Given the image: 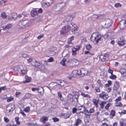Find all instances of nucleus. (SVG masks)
I'll return each instance as SVG.
<instances>
[{"mask_svg": "<svg viewBox=\"0 0 126 126\" xmlns=\"http://www.w3.org/2000/svg\"><path fill=\"white\" fill-rule=\"evenodd\" d=\"M104 39V36L97 32L93 33L91 38L93 42L95 41V44H97L99 41H101Z\"/></svg>", "mask_w": 126, "mask_h": 126, "instance_id": "obj_1", "label": "nucleus"}, {"mask_svg": "<svg viewBox=\"0 0 126 126\" xmlns=\"http://www.w3.org/2000/svg\"><path fill=\"white\" fill-rule=\"evenodd\" d=\"M31 24V21L28 20H25L20 21L18 25L21 28H24L30 26Z\"/></svg>", "mask_w": 126, "mask_h": 126, "instance_id": "obj_2", "label": "nucleus"}, {"mask_svg": "<svg viewBox=\"0 0 126 126\" xmlns=\"http://www.w3.org/2000/svg\"><path fill=\"white\" fill-rule=\"evenodd\" d=\"M112 24V21L110 19H107L101 22V25L102 27L107 28L110 26Z\"/></svg>", "mask_w": 126, "mask_h": 126, "instance_id": "obj_3", "label": "nucleus"}, {"mask_svg": "<svg viewBox=\"0 0 126 126\" xmlns=\"http://www.w3.org/2000/svg\"><path fill=\"white\" fill-rule=\"evenodd\" d=\"M65 3L64 2L57 3L53 6V10L55 11H60L65 6Z\"/></svg>", "mask_w": 126, "mask_h": 126, "instance_id": "obj_4", "label": "nucleus"}, {"mask_svg": "<svg viewBox=\"0 0 126 126\" xmlns=\"http://www.w3.org/2000/svg\"><path fill=\"white\" fill-rule=\"evenodd\" d=\"M119 26L121 29H126V20L124 19L121 20L120 22Z\"/></svg>", "mask_w": 126, "mask_h": 126, "instance_id": "obj_5", "label": "nucleus"}, {"mask_svg": "<svg viewBox=\"0 0 126 126\" xmlns=\"http://www.w3.org/2000/svg\"><path fill=\"white\" fill-rule=\"evenodd\" d=\"M79 72L80 73V77H82L87 75L88 74V71L86 69L82 68L80 69H79Z\"/></svg>", "mask_w": 126, "mask_h": 126, "instance_id": "obj_6", "label": "nucleus"}, {"mask_svg": "<svg viewBox=\"0 0 126 126\" xmlns=\"http://www.w3.org/2000/svg\"><path fill=\"white\" fill-rule=\"evenodd\" d=\"M19 68L20 71L22 75L25 74L27 72L26 67L25 66L20 65L19 66Z\"/></svg>", "mask_w": 126, "mask_h": 126, "instance_id": "obj_7", "label": "nucleus"}, {"mask_svg": "<svg viewBox=\"0 0 126 126\" xmlns=\"http://www.w3.org/2000/svg\"><path fill=\"white\" fill-rule=\"evenodd\" d=\"M32 90L33 91H34L37 90L40 94H41L42 91L43 93L44 92V90L43 88L41 86H39L37 88H32Z\"/></svg>", "mask_w": 126, "mask_h": 126, "instance_id": "obj_8", "label": "nucleus"}, {"mask_svg": "<svg viewBox=\"0 0 126 126\" xmlns=\"http://www.w3.org/2000/svg\"><path fill=\"white\" fill-rule=\"evenodd\" d=\"M79 49V46H76L73 47L72 48V56H75L77 54V51H78Z\"/></svg>", "mask_w": 126, "mask_h": 126, "instance_id": "obj_9", "label": "nucleus"}, {"mask_svg": "<svg viewBox=\"0 0 126 126\" xmlns=\"http://www.w3.org/2000/svg\"><path fill=\"white\" fill-rule=\"evenodd\" d=\"M71 28V27L70 25H66L64 26V27H63L62 31L63 33L66 32L70 30Z\"/></svg>", "mask_w": 126, "mask_h": 126, "instance_id": "obj_10", "label": "nucleus"}, {"mask_svg": "<svg viewBox=\"0 0 126 126\" xmlns=\"http://www.w3.org/2000/svg\"><path fill=\"white\" fill-rule=\"evenodd\" d=\"M99 97L101 99H103L104 100H107L109 97L108 95L104 92H103L102 93L99 94Z\"/></svg>", "mask_w": 126, "mask_h": 126, "instance_id": "obj_11", "label": "nucleus"}, {"mask_svg": "<svg viewBox=\"0 0 126 126\" xmlns=\"http://www.w3.org/2000/svg\"><path fill=\"white\" fill-rule=\"evenodd\" d=\"M45 1V6L47 7L51 5L53 2V0H44Z\"/></svg>", "mask_w": 126, "mask_h": 126, "instance_id": "obj_12", "label": "nucleus"}, {"mask_svg": "<svg viewBox=\"0 0 126 126\" xmlns=\"http://www.w3.org/2000/svg\"><path fill=\"white\" fill-rule=\"evenodd\" d=\"M12 26V24H11L9 23L5 26H2V28L3 30H5L9 29Z\"/></svg>", "mask_w": 126, "mask_h": 126, "instance_id": "obj_13", "label": "nucleus"}, {"mask_svg": "<svg viewBox=\"0 0 126 126\" xmlns=\"http://www.w3.org/2000/svg\"><path fill=\"white\" fill-rule=\"evenodd\" d=\"M72 73L74 75V76H79L80 77V73L79 72V69L73 70L72 71Z\"/></svg>", "mask_w": 126, "mask_h": 126, "instance_id": "obj_14", "label": "nucleus"}, {"mask_svg": "<svg viewBox=\"0 0 126 126\" xmlns=\"http://www.w3.org/2000/svg\"><path fill=\"white\" fill-rule=\"evenodd\" d=\"M55 50H56V48L55 47H51L49 48V50L52 55H53L55 54V52H54V51Z\"/></svg>", "mask_w": 126, "mask_h": 126, "instance_id": "obj_15", "label": "nucleus"}, {"mask_svg": "<svg viewBox=\"0 0 126 126\" xmlns=\"http://www.w3.org/2000/svg\"><path fill=\"white\" fill-rule=\"evenodd\" d=\"M73 19V17L71 15H69L67 16L65 19V21L67 22L71 21Z\"/></svg>", "mask_w": 126, "mask_h": 126, "instance_id": "obj_16", "label": "nucleus"}, {"mask_svg": "<svg viewBox=\"0 0 126 126\" xmlns=\"http://www.w3.org/2000/svg\"><path fill=\"white\" fill-rule=\"evenodd\" d=\"M14 110V109L12 105H8L7 107L6 110L9 112H10L11 111H13Z\"/></svg>", "mask_w": 126, "mask_h": 126, "instance_id": "obj_17", "label": "nucleus"}, {"mask_svg": "<svg viewBox=\"0 0 126 126\" xmlns=\"http://www.w3.org/2000/svg\"><path fill=\"white\" fill-rule=\"evenodd\" d=\"M74 39V37L73 36H72L70 37L68 39V43L69 44L67 45L68 47V46L69 47H71L72 46V43H71V41Z\"/></svg>", "mask_w": 126, "mask_h": 126, "instance_id": "obj_18", "label": "nucleus"}, {"mask_svg": "<svg viewBox=\"0 0 126 126\" xmlns=\"http://www.w3.org/2000/svg\"><path fill=\"white\" fill-rule=\"evenodd\" d=\"M125 40L123 39H120L118 42V44L119 46H122L125 44Z\"/></svg>", "mask_w": 126, "mask_h": 126, "instance_id": "obj_19", "label": "nucleus"}, {"mask_svg": "<svg viewBox=\"0 0 126 126\" xmlns=\"http://www.w3.org/2000/svg\"><path fill=\"white\" fill-rule=\"evenodd\" d=\"M78 110H81L80 112L83 113L84 111L85 110V108L83 106H80L78 107Z\"/></svg>", "mask_w": 126, "mask_h": 126, "instance_id": "obj_20", "label": "nucleus"}, {"mask_svg": "<svg viewBox=\"0 0 126 126\" xmlns=\"http://www.w3.org/2000/svg\"><path fill=\"white\" fill-rule=\"evenodd\" d=\"M69 53V51L67 50H65L63 51L62 54L63 56L64 57L66 56Z\"/></svg>", "mask_w": 126, "mask_h": 126, "instance_id": "obj_21", "label": "nucleus"}, {"mask_svg": "<svg viewBox=\"0 0 126 126\" xmlns=\"http://www.w3.org/2000/svg\"><path fill=\"white\" fill-rule=\"evenodd\" d=\"M62 83L61 80H59L57 82H52L51 83L52 84L55 85L56 86H58L59 85H61V83Z\"/></svg>", "mask_w": 126, "mask_h": 126, "instance_id": "obj_22", "label": "nucleus"}, {"mask_svg": "<svg viewBox=\"0 0 126 126\" xmlns=\"http://www.w3.org/2000/svg\"><path fill=\"white\" fill-rule=\"evenodd\" d=\"M38 12L36 10H34L32 11L31 12V15L33 17L35 15H37Z\"/></svg>", "mask_w": 126, "mask_h": 126, "instance_id": "obj_23", "label": "nucleus"}, {"mask_svg": "<svg viewBox=\"0 0 126 126\" xmlns=\"http://www.w3.org/2000/svg\"><path fill=\"white\" fill-rule=\"evenodd\" d=\"M57 94L58 96V98L59 99L61 100H63L64 99L62 97L61 93L60 92H58Z\"/></svg>", "mask_w": 126, "mask_h": 126, "instance_id": "obj_24", "label": "nucleus"}, {"mask_svg": "<svg viewBox=\"0 0 126 126\" xmlns=\"http://www.w3.org/2000/svg\"><path fill=\"white\" fill-rule=\"evenodd\" d=\"M26 80L24 81V83L29 82L31 81V78L27 76H25Z\"/></svg>", "mask_w": 126, "mask_h": 126, "instance_id": "obj_25", "label": "nucleus"}, {"mask_svg": "<svg viewBox=\"0 0 126 126\" xmlns=\"http://www.w3.org/2000/svg\"><path fill=\"white\" fill-rule=\"evenodd\" d=\"M61 115L62 116H64V118L65 119H67V118L69 117L70 116V115L68 113H62Z\"/></svg>", "mask_w": 126, "mask_h": 126, "instance_id": "obj_26", "label": "nucleus"}, {"mask_svg": "<svg viewBox=\"0 0 126 126\" xmlns=\"http://www.w3.org/2000/svg\"><path fill=\"white\" fill-rule=\"evenodd\" d=\"M106 57L103 55H101L100 57V59L103 62L105 61L106 59Z\"/></svg>", "mask_w": 126, "mask_h": 126, "instance_id": "obj_27", "label": "nucleus"}, {"mask_svg": "<svg viewBox=\"0 0 126 126\" xmlns=\"http://www.w3.org/2000/svg\"><path fill=\"white\" fill-rule=\"evenodd\" d=\"M82 123L81 120L79 119H78L76 121L75 124L76 126H78L79 124H81Z\"/></svg>", "mask_w": 126, "mask_h": 126, "instance_id": "obj_28", "label": "nucleus"}, {"mask_svg": "<svg viewBox=\"0 0 126 126\" xmlns=\"http://www.w3.org/2000/svg\"><path fill=\"white\" fill-rule=\"evenodd\" d=\"M73 24L75 25V26H74V29H72L71 30V31L73 33H74L76 31H77V26L75 24Z\"/></svg>", "mask_w": 126, "mask_h": 126, "instance_id": "obj_29", "label": "nucleus"}, {"mask_svg": "<svg viewBox=\"0 0 126 126\" xmlns=\"http://www.w3.org/2000/svg\"><path fill=\"white\" fill-rule=\"evenodd\" d=\"M42 118L43 119L42 122L44 123H45V122L48 120V117L45 116H43Z\"/></svg>", "mask_w": 126, "mask_h": 126, "instance_id": "obj_30", "label": "nucleus"}, {"mask_svg": "<svg viewBox=\"0 0 126 126\" xmlns=\"http://www.w3.org/2000/svg\"><path fill=\"white\" fill-rule=\"evenodd\" d=\"M66 61V59H65L63 58L61 61L60 62V64L63 66L65 65V62Z\"/></svg>", "mask_w": 126, "mask_h": 126, "instance_id": "obj_31", "label": "nucleus"}, {"mask_svg": "<svg viewBox=\"0 0 126 126\" xmlns=\"http://www.w3.org/2000/svg\"><path fill=\"white\" fill-rule=\"evenodd\" d=\"M93 103L95 105L96 107V108H97L98 107V102L97 101L96 99H94L93 100Z\"/></svg>", "mask_w": 126, "mask_h": 126, "instance_id": "obj_32", "label": "nucleus"}, {"mask_svg": "<svg viewBox=\"0 0 126 126\" xmlns=\"http://www.w3.org/2000/svg\"><path fill=\"white\" fill-rule=\"evenodd\" d=\"M1 16L3 19H5L7 18V16L4 12H3L1 13Z\"/></svg>", "mask_w": 126, "mask_h": 126, "instance_id": "obj_33", "label": "nucleus"}, {"mask_svg": "<svg viewBox=\"0 0 126 126\" xmlns=\"http://www.w3.org/2000/svg\"><path fill=\"white\" fill-rule=\"evenodd\" d=\"M85 108V110L84 111V114L86 115H90V113L89 111L88 110H86Z\"/></svg>", "mask_w": 126, "mask_h": 126, "instance_id": "obj_34", "label": "nucleus"}, {"mask_svg": "<svg viewBox=\"0 0 126 126\" xmlns=\"http://www.w3.org/2000/svg\"><path fill=\"white\" fill-rule=\"evenodd\" d=\"M86 48L87 50H89L92 48V46L90 44H87L86 46Z\"/></svg>", "mask_w": 126, "mask_h": 126, "instance_id": "obj_35", "label": "nucleus"}, {"mask_svg": "<svg viewBox=\"0 0 126 126\" xmlns=\"http://www.w3.org/2000/svg\"><path fill=\"white\" fill-rule=\"evenodd\" d=\"M109 78L110 79H116V76L113 74H111V75L110 76Z\"/></svg>", "mask_w": 126, "mask_h": 126, "instance_id": "obj_36", "label": "nucleus"}, {"mask_svg": "<svg viewBox=\"0 0 126 126\" xmlns=\"http://www.w3.org/2000/svg\"><path fill=\"white\" fill-rule=\"evenodd\" d=\"M81 95H82L83 96L85 97H88L89 98H90V95L87 94H85L84 93H81Z\"/></svg>", "mask_w": 126, "mask_h": 126, "instance_id": "obj_37", "label": "nucleus"}, {"mask_svg": "<svg viewBox=\"0 0 126 126\" xmlns=\"http://www.w3.org/2000/svg\"><path fill=\"white\" fill-rule=\"evenodd\" d=\"M121 6V5L119 3H116L114 4L115 6L117 8H118L119 7H120Z\"/></svg>", "mask_w": 126, "mask_h": 126, "instance_id": "obj_38", "label": "nucleus"}, {"mask_svg": "<svg viewBox=\"0 0 126 126\" xmlns=\"http://www.w3.org/2000/svg\"><path fill=\"white\" fill-rule=\"evenodd\" d=\"M118 113L120 115H123L126 114V110H123L121 112H119Z\"/></svg>", "mask_w": 126, "mask_h": 126, "instance_id": "obj_39", "label": "nucleus"}, {"mask_svg": "<svg viewBox=\"0 0 126 126\" xmlns=\"http://www.w3.org/2000/svg\"><path fill=\"white\" fill-rule=\"evenodd\" d=\"M54 61V59L53 58L51 57L47 60V61L49 62H51Z\"/></svg>", "mask_w": 126, "mask_h": 126, "instance_id": "obj_40", "label": "nucleus"}, {"mask_svg": "<svg viewBox=\"0 0 126 126\" xmlns=\"http://www.w3.org/2000/svg\"><path fill=\"white\" fill-rule=\"evenodd\" d=\"M106 103V102H103L100 104L101 108L102 109L103 108L104 104H105Z\"/></svg>", "mask_w": 126, "mask_h": 126, "instance_id": "obj_41", "label": "nucleus"}, {"mask_svg": "<svg viewBox=\"0 0 126 126\" xmlns=\"http://www.w3.org/2000/svg\"><path fill=\"white\" fill-rule=\"evenodd\" d=\"M78 62V61L76 59H74L72 60V62L74 64H75Z\"/></svg>", "mask_w": 126, "mask_h": 126, "instance_id": "obj_42", "label": "nucleus"}, {"mask_svg": "<svg viewBox=\"0 0 126 126\" xmlns=\"http://www.w3.org/2000/svg\"><path fill=\"white\" fill-rule=\"evenodd\" d=\"M97 82L98 84V85L99 86L102 87V84L101 83V81L100 80H98Z\"/></svg>", "mask_w": 126, "mask_h": 126, "instance_id": "obj_43", "label": "nucleus"}, {"mask_svg": "<svg viewBox=\"0 0 126 126\" xmlns=\"http://www.w3.org/2000/svg\"><path fill=\"white\" fill-rule=\"evenodd\" d=\"M13 98L12 97H9L7 99V101L8 102H9L12 101L13 100Z\"/></svg>", "mask_w": 126, "mask_h": 126, "instance_id": "obj_44", "label": "nucleus"}, {"mask_svg": "<svg viewBox=\"0 0 126 126\" xmlns=\"http://www.w3.org/2000/svg\"><path fill=\"white\" fill-rule=\"evenodd\" d=\"M30 110V108L29 107H27L24 109V111L25 112H28Z\"/></svg>", "mask_w": 126, "mask_h": 126, "instance_id": "obj_45", "label": "nucleus"}, {"mask_svg": "<svg viewBox=\"0 0 126 126\" xmlns=\"http://www.w3.org/2000/svg\"><path fill=\"white\" fill-rule=\"evenodd\" d=\"M114 85L117 87H119V82L117 81H116L115 82Z\"/></svg>", "mask_w": 126, "mask_h": 126, "instance_id": "obj_46", "label": "nucleus"}, {"mask_svg": "<svg viewBox=\"0 0 126 126\" xmlns=\"http://www.w3.org/2000/svg\"><path fill=\"white\" fill-rule=\"evenodd\" d=\"M36 62V61L34 59H33L32 61V63L31 64L32 65L34 66H35V62Z\"/></svg>", "mask_w": 126, "mask_h": 126, "instance_id": "obj_47", "label": "nucleus"}, {"mask_svg": "<svg viewBox=\"0 0 126 126\" xmlns=\"http://www.w3.org/2000/svg\"><path fill=\"white\" fill-rule=\"evenodd\" d=\"M52 119L54 122H57L59 121V119L56 117L53 118Z\"/></svg>", "mask_w": 126, "mask_h": 126, "instance_id": "obj_48", "label": "nucleus"}, {"mask_svg": "<svg viewBox=\"0 0 126 126\" xmlns=\"http://www.w3.org/2000/svg\"><path fill=\"white\" fill-rule=\"evenodd\" d=\"M122 103H117L115 104L116 106H122Z\"/></svg>", "mask_w": 126, "mask_h": 126, "instance_id": "obj_49", "label": "nucleus"}, {"mask_svg": "<svg viewBox=\"0 0 126 126\" xmlns=\"http://www.w3.org/2000/svg\"><path fill=\"white\" fill-rule=\"evenodd\" d=\"M125 71H126V70L123 68H121L120 70V72L121 74H122Z\"/></svg>", "mask_w": 126, "mask_h": 126, "instance_id": "obj_50", "label": "nucleus"}, {"mask_svg": "<svg viewBox=\"0 0 126 126\" xmlns=\"http://www.w3.org/2000/svg\"><path fill=\"white\" fill-rule=\"evenodd\" d=\"M121 99V97L120 96L118 97L116 99L115 101L116 102H118V101H120Z\"/></svg>", "mask_w": 126, "mask_h": 126, "instance_id": "obj_51", "label": "nucleus"}, {"mask_svg": "<svg viewBox=\"0 0 126 126\" xmlns=\"http://www.w3.org/2000/svg\"><path fill=\"white\" fill-rule=\"evenodd\" d=\"M94 111V109L93 108H91L90 109L89 111V112L90 113V114L91 113L93 112Z\"/></svg>", "mask_w": 126, "mask_h": 126, "instance_id": "obj_52", "label": "nucleus"}, {"mask_svg": "<svg viewBox=\"0 0 126 126\" xmlns=\"http://www.w3.org/2000/svg\"><path fill=\"white\" fill-rule=\"evenodd\" d=\"M111 114L113 116H114L115 114V112L114 110H112L111 112Z\"/></svg>", "mask_w": 126, "mask_h": 126, "instance_id": "obj_53", "label": "nucleus"}, {"mask_svg": "<svg viewBox=\"0 0 126 126\" xmlns=\"http://www.w3.org/2000/svg\"><path fill=\"white\" fill-rule=\"evenodd\" d=\"M110 104V103L107 104L105 106V109L106 110L108 109Z\"/></svg>", "mask_w": 126, "mask_h": 126, "instance_id": "obj_54", "label": "nucleus"}, {"mask_svg": "<svg viewBox=\"0 0 126 126\" xmlns=\"http://www.w3.org/2000/svg\"><path fill=\"white\" fill-rule=\"evenodd\" d=\"M35 66L37 67L40 65V63L38 62H37L36 61V62H35Z\"/></svg>", "mask_w": 126, "mask_h": 126, "instance_id": "obj_55", "label": "nucleus"}, {"mask_svg": "<svg viewBox=\"0 0 126 126\" xmlns=\"http://www.w3.org/2000/svg\"><path fill=\"white\" fill-rule=\"evenodd\" d=\"M98 18V16L96 15H94L92 17V18H94L95 19H97Z\"/></svg>", "mask_w": 126, "mask_h": 126, "instance_id": "obj_56", "label": "nucleus"}, {"mask_svg": "<svg viewBox=\"0 0 126 126\" xmlns=\"http://www.w3.org/2000/svg\"><path fill=\"white\" fill-rule=\"evenodd\" d=\"M84 53L85 54H89V55H94L93 54H91L90 53V51H85Z\"/></svg>", "mask_w": 126, "mask_h": 126, "instance_id": "obj_57", "label": "nucleus"}, {"mask_svg": "<svg viewBox=\"0 0 126 126\" xmlns=\"http://www.w3.org/2000/svg\"><path fill=\"white\" fill-rule=\"evenodd\" d=\"M4 121L6 122H8L9 121V119L7 118V117L5 116L4 117Z\"/></svg>", "mask_w": 126, "mask_h": 126, "instance_id": "obj_58", "label": "nucleus"}, {"mask_svg": "<svg viewBox=\"0 0 126 126\" xmlns=\"http://www.w3.org/2000/svg\"><path fill=\"white\" fill-rule=\"evenodd\" d=\"M43 36V35L42 34H40L37 37V39H41Z\"/></svg>", "mask_w": 126, "mask_h": 126, "instance_id": "obj_59", "label": "nucleus"}, {"mask_svg": "<svg viewBox=\"0 0 126 126\" xmlns=\"http://www.w3.org/2000/svg\"><path fill=\"white\" fill-rule=\"evenodd\" d=\"M108 72L109 73L111 74H112L113 71L112 70H111L110 68H109L108 70Z\"/></svg>", "mask_w": 126, "mask_h": 126, "instance_id": "obj_60", "label": "nucleus"}, {"mask_svg": "<svg viewBox=\"0 0 126 126\" xmlns=\"http://www.w3.org/2000/svg\"><path fill=\"white\" fill-rule=\"evenodd\" d=\"M77 109L76 108H74L72 109V112L73 113H75Z\"/></svg>", "mask_w": 126, "mask_h": 126, "instance_id": "obj_61", "label": "nucleus"}, {"mask_svg": "<svg viewBox=\"0 0 126 126\" xmlns=\"http://www.w3.org/2000/svg\"><path fill=\"white\" fill-rule=\"evenodd\" d=\"M95 90L96 92H100V90L98 87H96L95 88Z\"/></svg>", "mask_w": 126, "mask_h": 126, "instance_id": "obj_62", "label": "nucleus"}, {"mask_svg": "<svg viewBox=\"0 0 126 126\" xmlns=\"http://www.w3.org/2000/svg\"><path fill=\"white\" fill-rule=\"evenodd\" d=\"M20 94L21 93L20 92H16V96L17 97H18L19 96Z\"/></svg>", "mask_w": 126, "mask_h": 126, "instance_id": "obj_63", "label": "nucleus"}, {"mask_svg": "<svg viewBox=\"0 0 126 126\" xmlns=\"http://www.w3.org/2000/svg\"><path fill=\"white\" fill-rule=\"evenodd\" d=\"M79 95L77 94H75L74 95V97L75 98L77 101H78V98L79 97Z\"/></svg>", "mask_w": 126, "mask_h": 126, "instance_id": "obj_64", "label": "nucleus"}]
</instances>
